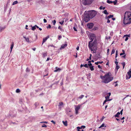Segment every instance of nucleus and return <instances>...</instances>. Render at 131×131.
<instances>
[{"label": "nucleus", "mask_w": 131, "mask_h": 131, "mask_svg": "<svg viewBox=\"0 0 131 131\" xmlns=\"http://www.w3.org/2000/svg\"><path fill=\"white\" fill-rule=\"evenodd\" d=\"M109 18H108L107 19V23H110V20L108 19Z\"/></svg>", "instance_id": "57"}, {"label": "nucleus", "mask_w": 131, "mask_h": 131, "mask_svg": "<svg viewBox=\"0 0 131 131\" xmlns=\"http://www.w3.org/2000/svg\"><path fill=\"white\" fill-rule=\"evenodd\" d=\"M77 129H78V130H79L80 129H82V127H79L78 126L77 127Z\"/></svg>", "instance_id": "36"}, {"label": "nucleus", "mask_w": 131, "mask_h": 131, "mask_svg": "<svg viewBox=\"0 0 131 131\" xmlns=\"http://www.w3.org/2000/svg\"><path fill=\"white\" fill-rule=\"evenodd\" d=\"M62 122L64 124V125L66 126H67V121H65V122H64V121H62Z\"/></svg>", "instance_id": "21"}, {"label": "nucleus", "mask_w": 131, "mask_h": 131, "mask_svg": "<svg viewBox=\"0 0 131 131\" xmlns=\"http://www.w3.org/2000/svg\"><path fill=\"white\" fill-rule=\"evenodd\" d=\"M121 64L123 66V68L124 69V68L125 66V62H122L121 63Z\"/></svg>", "instance_id": "25"}, {"label": "nucleus", "mask_w": 131, "mask_h": 131, "mask_svg": "<svg viewBox=\"0 0 131 131\" xmlns=\"http://www.w3.org/2000/svg\"><path fill=\"white\" fill-rule=\"evenodd\" d=\"M62 38V36L61 35L59 36H58V39L59 40H60V38Z\"/></svg>", "instance_id": "48"}, {"label": "nucleus", "mask_w": 131, "mask_h": 131, "mask_svg": "<svg viewBox=\"0 0 131 131\" xmlns=\"http://www.w3.org/2000/svg\"><path fill=\"white\" fill-rule=\"evenodd\" d=\"M43 21L44 23H46L47 22V20L45 19H43Z\"/></svg>", "instance_id": "52"}, {"label": "nucleus", "mask_w": 131, "mask_h": 131, "mask_svg": "<svg viewBox=\"0 0 131 131\" xmlns=\"http://www.w3.org/2000/svg\"><path fill=\"white\" fill-rule=\"evenodd\" d=\"M64 23V21H63L62 22H59L61 24V25H62L63 24V23Z\"/></svg>", "instance_id": "53"}, {"label": "nucleus", "mask_w": 131, "mask_h": 131, "mask_svg": "<svg viewBox=\"0 0 131 131\" xmlns=\"http://www.w3.org/2000/svg\"><path fill=\"white\" fill-rule=\"evenodd\" d=\"M93 0H83V4L86 5L91 4L93 1Z\"/></svg>", "instance_id": "5"}, {"label": "nucleus", "mask_w": 131, "mask_h": 131, "mask_svg": "<svg viewBox=\"0 0 131 131\" xmlns=\"http://www.w3.org/2000/svg\"><path fill=\"white\" fill-rule=\"evenodd\" d=\"M105 126V124H103L102 125L99 127V128Z\"/></svg>", "instance_id": "42"}, {"label": "nucleus", "mask_w": 131, "mask_h": 131, "mask_svg": "<svg viewBox=\"0 0 131 131\" xmlns=\"http://www.w3.org/2000/svg\"><path fill=\"white\" fill-rule=\"evenodd\" d=\"M50 47H53L54 48H55L56 47L53 46V45H48V47L49 48Z\"/></svg>", "instance_id": "35"}, {"label": "nucleus", "mask_w": 131, "mask_h": 131, "mask_svg": "<svg viewBox=\"0 0 131 131\" xmlns=\"http://www.w3.org/2000/svg\"><path fill=\"white\" fill-rule=\"evenodd\" d=\"M103 6H101L100 7L99 9L100 10H101L102 9Z\"/></svg>", "instance_id": "60"}, {"label": "nucleus", "mask_w": 131, "mask_h": 131, "mask_svg": "<svg viewBox=\"0 0 131 131\" xmlns=\"http://www.w3.org/2000/svg\"><path fill=\"white\" fill-rule=\"evenodd\" d=\"M47 28L48 29V28H51V25L50 24H49L48 25V26L47 27Z\"/></svg>", "instance_id": "43"}, {"label": "nucleus", "mask_w": 131, "mask_h": 131, "mask_svg": "<svg viewBox=\"0 0 131 131\" xmlns=\"http://www.w3.org/2000/svg\"><path fill=\"white\" fill-rule=\"evenodd\" d=\"M119 68V66H118V65H116V68L117 70H118Z\"/></svg>", "instance_id": "39"}, {"label": "nucleus", "mask_w": 131, "mask_h": 131, "mask_svg": "<svg viewBox=\"0 0 131 131\" xmlns=\"http://www.w3.org/2000/svg\"><path fill=\"white\" fill-rule=\"evenodd\" d=\"M49 38V36H47L45 38H44L43 39L42 43V45L47 40V39Z\"/></svg>", "instance_id": "13"}, {"label": "nucleus", "mask_w": 131, "mask_h": 131, "mask_svg": "<svg viewBox=\"0 0 131 131\" xmlns=\"http://www.w3.org/2000/svg\"><path fill=\"white\" fill-rule=\"evenodd\" d=\"M79 46H78V47H77V48H76L77 50H79Z\"/></svg>", "instance_id": "64"}, {"label": "nucleus", "mask_w": 131, "mask_h": 131, "mask_svg": "<svg viewBox=\"0 0 131 131\" xmlns=\"http://www.w3.org/2000/svg\"><path fill=\"white\" fill-rule=\"evenodd\" d=\"M71 112V109L69 107H67L66 109V113L68 115L69 114V113Z\"/></svg>", "instance_id": "11"}, {"label": "nucleus", "mask_w": 131, "mask_h": 131, "mask_svg": "<svg viewBox=\"0 0 131 131\" xmlns=\"http://www.w3.org/2000/svg\"><path fill=\"white\" fill-rule=\"evenodd\" d=\"M18 3V2L17 1H16L14 2L12 4L13 5H14L15 4H17Z\"/></svg>", "instance_id": "28"}, {"label": "nucleus", "mask_w": 131, "mask_h": 131, "mask_svg": "<svg viewBox=\"0 0 131 131\" xmlns=\"http://www.w3.org/2000/svg\"><path fill=\"white\" fill-rule=\"evenodd\" d=\"M38 105V104L37 102L35 103V105L36 107Z\"/></svg>", "instance_id": "47"}, {"label": "nucleus", "mask_w": 131, "mask_h": 131, "mask_svg": "<svg viewBox=\"0 0 131 131\" xmlns=\"http://www.w3.org/2000/svg\"><path fill=\"white\" fill-rule=\"evenodd\" d=\"M128 39V37H126V38H125V41H127Z\"/></svg>", "instance_id": "58"}, {"label": "nucleus", "mask_w": 131, "mask_h": 131, "mask_svg": "<svg viewBox=\"0 0 131 131\" xmlns=\"http://www.w3.org/2000/svg\"><path fill=\"white\" fill-rule=\"evenodd\" d=\"M89 68L91 71H93L94 70V66H93L90 67Z\"/></svg>", "instance_id": "20"}, {"label": "nucleus", "mask_w": 131, "mask_h": 131, "mask_svg": "<svg viewBox=\"0 0 131 131\" xmlns=\"http://www.w3.org/2000/svg\"><path fill=\"white\" fill-rule=\"evenodd\" d=\"M113 2V3L114 4V5H115L117 2V0H115V1Z\"/></svg>", "instance_id": "37"}, {"label": "nucleus", "mask_w": 131, "mask_h": 131, "mask_svg": "<svg viewBox=\"0 0 131 131\" xmlns=\"http://www.w3.org/2000/svg\"><path fill=\"white\" fill-rule=\"evenodd\" d=\"M123 23L125 25L130 24L131 23V12H126L124 14Z\"/></svg>", "instance_id": "1"}, {"label": "nucleus", "mask_w": 131, "mask_h": 131, "mask_svg": "<svg viewBox=\"0 0 131 131\" xmlns=\"http://www.w3.org/2000/svg\"><path fill=\"white\" fill-rule=\"evenodd\" d=\"M125 53H124V52H123L122 53H121L120 54V55L121 56H122V55H123L124 54H125Z\"/></svg>", "instance_id": "56"}, {"label": "nucleus", "mask_w": 131, "mask_h": 131, "mask_svg": "<svg viewBox=\"0 0 131 131\" xmlns=\"http://www.w3.org/2000/svg\"><path fill=\"white\" fill-rule=\"evenodd\" d=\"M103 13L107 15L108 14V13L107 12V11L106 10H104Z\"/></svg>", "instance_id": "24"}, {"label": "nucleus", "mask_w": 131, "mask_h": 131, "mask_svg": "<svg viewBox=\"0 0 131 131\" xmlns=\"http://www.w3.org/2000/svg\"><path fill=\"white\" fill-rule=\"evenodd\" d=\"M50 59V58H48L46 60V61H49Z\"/></svg>", "instance_id": "62"}, {"label": "nucleus", "mask_w": 131, "mask_h": 131, "mask_svg": "<svg viewBox=\"0 0 131 131\" xmlns=\"http://www.w3.org/2000/svg\"><path fill=\"white\" fill-rule=\"evenodd\" d=\"M89 39L91 40V41H93L95 38V35L94 34H91L89 35Z\"/></svg>", "instance_id": "7"}, {"label": "nucleus", "mask_w": 131, "mask_h": 131, "mask_svg": "<svg viewBox=\"0 0 131 131\" xmlns=\"http://www.w3.org/2000/svg\"><path fill=\"white\" fill-rule=\"evenodd\" d=\"M105 38L106 39L108 40V39H110L111 38V37L110 36H109L108 37H106Z\"/></svg>", "instance_id": "45"}, {"label": "nucleus", "mask_w": 131, "mask_h": 131, "mask_svg": "<svg viewBox=\"0 0 131 131\" xmlns=\"http://www.w3.org/2000/svg\"><path fill=\"white\" fill-rule=\"evenodd\" d=\"M105 98L106 99L105 100H108V99H109V96H105Z\"/></svg>", "instance_id": "41"}, {"label": "nucleus", "mask_w": 131, "mask_h": 131, "mask_svg": "<svg viewBox=\"0 0 131 131\" xmlns=\"http://www.w3.org/2000/svg\"><path fill=\"white\" fill-rule=\"evenodd\" d=\"M96 14V12L95 11L93 10L89 12L87 14L88 15L89 17L90 18H92L95 16Z\"/></svg>", "instance_id": "4"}, {"label": "nucleus", "mask_w": 131, "mask_h": 131, "mask_svg": "<svg viewBox=\"0 0 131 131\" xmlns=\"http://www.w3.org/2000/svg\"><path fill=\"white\" fill-rule=\"evenodd\" d=\"M88 66H89V67L91 66H92V64L91 63H90L88 64Z\"/></svg>", "instance_id": "49"}, {"label": "nucleus", "mask_w": 131, "mask_h": 131, "mask_svg": "<svg viewBox=\"0 0 131 131\" xmlns=\"http://www.w3.org/2000/svg\"><path fill=\"white\" fill-rule=\"evenodd\" d=\"M115 50L114 49H113L112 51L111 55L114 53H115Z\"/></svg>", "instance_id": "34"}, {"label": "nucleus", "mask_w": 131, "mask_h": 131, "mask_svg": "<svg viewBox=\"0 0 131 131\" xmlns=\"http://www.w3.org/2000/svg\"><path fill=\"white\" fill-rule=\"evenodd\" d=\"M36 29V27L35 26H34L33 27H32L31 29L33 30H34L35 29Z\"/></svg>", "instance_id": "30"}, {"label": "nucleus", "mask_w": 131, "mask_h": 131, "mask_svg": "<svg viewBox=\"0 0 131 131\" xmlns=\"http://www.w3.org/2000/svg\"><path fill=\"white\" fill-rule=\"evenodd\" d=\"M127 74L129 76L128 77L127 75H126V79H129L131 77V69H129V71L127 72Z\"/></svg>", "instance_id": "8"}, {"label": "nucleus", "mask_w": 131, "mask_h": 131, "mask_svg": "<svg viewBox=\"0 0 131 131\" xmlns=\"http://www.w3.org/2000/svg\"><path fill=\"white\" fill-rule=\"evenodd\" d=\"M120 114V113L118 112L115 116V117H118L119 116V115Z\"/></svg>", "instance_id": "19"}, {"label": "nucleus", "mask_w": 131, "mask_h": 131, "mask_svg": "<svg viewBox=\"0 0 131 131\" xmlns=\"http://www.w3.org/2000/svg\"><path fill=\"white\" fill-rule=\"evenodd\" d=\"M51 122L52 123L54 124L55 125L56 124V122L53 120H52L51 121Z\"/></svg>", "instance_id": "50"}, {"label": "nucleus", "mask_w": 131, "mask_h": 131, "mask_svg": "<svg viewBox=\"0 0 131 131\" xmlns=\"http://www.w3.org/2000/svg\"><path fill=\"white\" fill-rule=\"evenodd\" d=\"M52 22L53 25H55L56 22V20H54Z\"/></svg>", "instance_id": "38"}, {"label": "nucleus", "mask_w": 131, "mask_h": 131, "mask_svg": "<svg viewBox=\"0 0 131 131\" xmlns=\"http://www.w3.org/2000/svg\"><path fill=\"white\" fill-rule=\"evenodd\" d=\"M58 28L59 29H60L61 31L63 32L64 31V30L62 29V28H61L60 26H59Z\"/></svg>", "instance_id": "22"}, {"label": "nucleus", "mask_w": 131, "mask_h": 131, "mask_svg": "<svg viewBox=\"0 0 131 131\" xmlns=\"http://www.w3.org/2000/svg\"><path fill=\"white\" fill-rule=\"evenodd\" d=\"M113 17V15H110L109 16H108V18H112Z\"/></svg>", "instance_id": "29"}, {"label": "nucleus", "mask_w": 131, "mask_h": 131, "mask_svg": "<svg viewBox=\"0 0 131 131\" xmlns=\"http://www.w3.org/2000/svg\"><path fill=\"white\" fill-rule=\"evenodd\" d=\"M67 44L66 43L62 45L61 46V47L60 48V49H62L64 48L65 47L67 46Z\"/></svg>", "instance_id": "14"}, {"label": "nucleus", "mask_w": 131, "mask_h": 131, "mask_svg": "<svg viewBox=\"0 0 131 131\" xmlns=\"http://www.w3.org/2000/svg\"><path fill=\"white\" fill-rule=\"evenodd\" d=\"M98 67L99 69H101V66L100 65H98Z\"/></svg>", "instance_id": "61"}, {"label": "nucleus", "mask_w": 131, "mask_h": 131, "mask_svg": "<svg viewBox=\"0 0 131 131\" xmlns=\"http://www.w3.org/2000/svg\"><path fill=\"white\" fill-rule=\"evenodd\" d=\"M81 106V105L79 104L77 106H76V107H75V114H78V110L80 108V107Z\"/></svg>", "instance_id": "9"}, {"label": "nucleus", "mask_w": 131, "mask_h": 131, "mask_svg": "<svg viewBox=\"0 0 131 131\" xmlns=\"http://www.w3.org/2000/svg\"><path fill=\"white\" fill-rule=\"evenodd\" d=\"M84 97V95H82L80 96L79 98V99H82Z\"/></svg>", "instance_id": "33"}, {"label": "nucleus", "mask_w": 131, "mask_h": 131, "mask_svg": "<svg viewBox=\"0 0 131 131\" xmlns=\"http://www.w3.org/2000/svg\"><path fill=\"white\" fill-rule=\"evenodd\" d=\"M94 26V24L93 23H91L88 24L87 26L88 27L89 29L92 28Z\"/></svg>", "instance_id": "12"}, {"label": "nucleus", "mask_w": 131, "mask_h": 131, "mask_svg": "<svg viewBox=\"0 0 131 131\" xmlns=\"http://www.w3.org/2000/svg\"><path fill=\"white\" fill-rule=\"evenodd\" d=\"M84 67L87 68H88L89 67L88 65V64H87L84 65Z\"/></svg>", "instance_id": "31"}, {"label": "nucleus", "mask_w": 131, "mask_h": 131, "mask_svg": "<svg viewBox=\"0 0 131 131\" xmlns=\"http://www.w3.org/2000/svg\"><path fill=\"white\" fill-rule=\"evenodd\" d=\"M84 64H81L80 66V67L81 68L83 66H84Z\"/></svg>", "instance_id": "63"}, {"label": "nucleus", "mask_w": 131, "mask_h": 131, "mask_svg": "<svg viewBox=\"0 0 131 131\" xmlns=\"http://www.w3.org/2000/svg\"><path fill=\"white\" fill-rule=\"evenodd\" d=\"M23 37L25 39L26 42H29V39L28 37H25L24 36Z\"/></svg>", "instance_id": "16"}, {"label": "nucleus", "mask_w": 131, "mask_h": 131, "mask_svg": "<svg viewBox=\"0 0 131 131\" xmlns=\"http://www.w3.org/2000/svg\"><path fill=\"white\" fill-rule=\"evenodd\" d=\"M116 61H115V63L116 64V65H118V62L116 61L117 59H116Z\"/></svg>", "instance_id": "51"}, {"label": "nucleus", "mask_w": 131, "mask_h": 131, "mask_svg": "<svg viewBox=\"0 0 131 131\" xmlns=\"http://www.w3.org/2000/svg\"><path fill=\"white\" fill-rule=\"evenodd\" d=\"M26 71L27 72H29L30 70L28 68H27L26 69Z\"/></svg>", "instance_id": "46"}, {"label": "nucleus", "mask_w": 131, "mask_h": 131, "mask_svg": "<svg viewBox=\"0 0 131 131\" xmlns=\"http://www.w3.org/2000/svg\"><path fill=\"white\" fill-rule=\"evenodd\" d=\"M42 54H43V56L44 57H46L47 55V52H46L45 53H43Z\"/></svg>", "instance_id": "23"}, {"label": "nucleus", "mask_w": 131, "mask_h": 131, "mask_svg": "<svg viewBox=\"0 0 131 131\" xmlns=\"http://www.w3.org/2000/svg\"><path fill=\"white\" fill-rule=\"evenodd\" d=\"M63 102H61L59 103L58 105V108L60 110H61V106H63Z\"/></svg>", "instance_id": "10"}, {"label": "nucleus", "mask_w": 131, "mask_h": 131, "mask_svg": "<svg viewBox=\"0 0 131 131\" xmlns=\"http://www.w3.org/2000/svg\"><path fill=\"white\" fill-rule=\"evenodd\" d=\"M103 63V61H98L97 62H95V64L98 65L99 63L102 64Z\"/></svg>", "instance_id": "18"}, {"label": "nucleus", "mask_w": 131, "mask_h": 131, "mask_svg": "<svg viewBox=\"0 0 131 131\" xmlns=\"http://www.w3.org/2000/svg\"><path fill=\"white\" fill-rule=\"evenodd\" d=\"M73 28V29L74 31H77V29H76V28L75 27H74Z\"/></svg>", "instance_id": "55"}, {"label": "nucleus", "mask_w": 131, "mask_h": 131, "mask_svg": "<svg viewBox=\"0 0 131 131\" xmlns=\"http://www.w3.org/2000/svg\"><path fill=\"white\" fill-rule=\"evenodd\" d=\"M81 127H82V128H84L85 127V126H81Z\"/></svg>", "instance_id": "54"}, {"label": "nucleus", "mask_w": 131, "mask_h": 131, "mask_svg": "<svg viewBox=\"0 0 131 131\" xmlns=\"http://www.w3.org/2000/svg\"><path fill=\"white\" fill-rule=\"evenodd\" d=\"M101 78L103 80L102 82L105 83H107L112 80L113 78L110 77V72L106 74L104 76H101Z\"/></svg>", "instance_id": "2"}, {"label": "nucleus", "mask_w": 131, "mask_h": 131, "mask_svg": "<svg viewBox=\"0 0 131 131\" xmlns=\"http://www.w3.org/2000/svg\"><path fill=\"white\" fill-rule=\"evenodd\" d=\"M90 18L89 17V16L87 14L85 15L83 20L85 22H87L90 20Z\"/></svg>", "instance_id": "6"}, {"label": "nucleus", "mask_w": 131, "mask_h": 131, "mask_svg": "<svg viewBox=\"0 0 131 131\" xmlns=\"http://www.w3.org/2000/svg\"><path fill=\"white\" fill-rule=\"evenodd\" d=\"M20 92V90L19 89H17L16 90V92L18 93Z\"/></svg>", "instance_id": "32"}, {"label": "nucleus", "mask_w": 131, "mask_h": 131, "mask_svg": "<svg viewBox=\"0 0 131 131\" xmlns=\"http://www.w3.org/2000/svg\"><path fill=\"white\" fill-rule=\"evenodd\" d=\"M123 110L122 109L120 111V114L121 113V115H122V112H123Z\"/></svg>", "instance_id": "59"}, {"label": "nucleus", "mask_w": 131, "mask_h": 131, "mask_svg": "<svg viewBox=\"0 0 131 131\" xmlns=\"http://www.w3.org/2000/svg\"><path fill=\"white\" fill-rule=\"evenodd\" d=\"M97 40L95 39L93 42L92 41H90L89 42L88 46L89 49L92 51H93V53H95L96 52V50L94 49L97 43Z\"/></svg>", "instance_id": "3"}, {"label": "nucleus", "mask_w": 131, "mask_h": 131, "mask_svg": "<svg viewBox=\"0 0 131 131\" xmlns=\"http://www.w3.org/2000/svg\"><path fill=\"white\" fill-rule=\"evenodd\" d=\"M6 28V27L4 26L3 27H0V31L1 32L2 31Z\"/></svg>", "instance_id": "17"}, {"label": "nucleus", "mask_w": 131, "mask_h": 131, "mask_svg": "<svg viewBox=\"0 0 131 131\" xmlns=\"http://www.w3.org/2000/svg\"><path fill=\"white\" fill-rule=\"evenodd\" d=\"M13 46H14V43L13 42L12 44L11 45V47H10L11 51L12 50L13 48Z\"/></svg>", "instance_id": "27"}, {"label": "nucleus", "mask_w": 131, "mask_h": 131, "mask_svg": "<svg viewBox=\"0 0 131 131\" xmlns=\"http://www.w3.org/2000/svg\"><path fill=\"white\" fill-rule=\"evenodd\" d=\"M56 70L54 71V72H57L58 71H60L61 70V69L59 68H58L57 67H56Z\"/></svg>", "instance_id": "15"}, {"label": "nucleus", "mask_w": 131, "mask_h": 131, "mask_svg": "<svg viewBox=\"0 0 131 131\" xmlns=\"http://www.w3.org/2000/svg\"><path fill=\"white\" fill-rule=\"evenodd\" d=\"M110 100H105L104 101V102L103 103V105H104V103H106V102L107 101H109Z\"/></svg>", "instance_id": "44"}, {"label": "nucleus", "mask_w": 131, "mask_h": 131, "mask_svg": "<svg viewBox=\"0 0 131 131\" xmlns=\"http://www.w3.org/2000/svg\"><path fill=\"white\" fill-rule=\"evenodd\" d=\"M107 2L108 4H111L113 3V1H110L109 0H107Z\"/></svg>", "instance_id": "26"}, {"label": "nucleus", "mask_w": 131, "mask_h": 131, "mask_svg": "<svg viewBox=\"0 0 131 131\" xmlns=\"http://www.w3.org/2000/svg\"><path fill=\"white\" fill-rule=\"evenodd\" d=\"M42 127H45L46 128V127H47V126L46 125H45V124H44L43 125H42Z\"/></svg>", "instance_id": "40"}]
</instances>
